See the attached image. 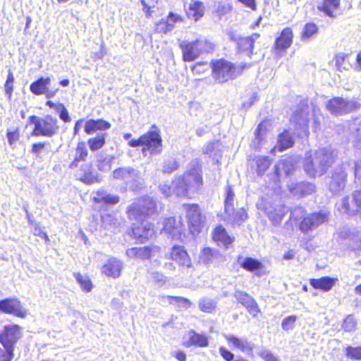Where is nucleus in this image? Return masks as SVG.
I'll list each match as a JSON object with an SVG mask.
<instances>
[{
  "instance_id": "1",
  "label": "nucleus",
  "mask_w": 361,
  "mask_h": 361,
  "mask_svg": "<svg viewBox=\"0 0 361 361\" xmlns=\"http://www.w3.org/2000/svg\"><path fill=\"white\" fill-rule=\"evenodd\" d=\"M157 203L149 197H145L136 200L128 208V217L141 222L140 226H135L132 229L135 238L140 243L152 238L154 235V230L151 224L144 223L147 216L156 213Z\"/></svg>"
},
{
  "instance_id": "2",
  "label": "nucleus",
  "mask_w": 361,
  "mask_h": 361,
  "mask_svg": "<svg viewBox=\"0 0 361 361\" xmlns=\"http://www.w3.org/2000/svg\"><path fill=\"white\" fill-rule=\"evenodd\" d=\"M336 156L337 152L331 146L320 148L314 154L306 156L304 170L310 177L320 176L326 171Z\"/></svg>"
},
{
  "instance_id": "3",
  "label": "nucleus",
  "mask_w": 361,
  "mask_h": 361,
  "mask_svg": "<svg viewBox=\"0 0 361 361\" xmlns=\"http://www.w3.org/2000/svg\"><path fill=\"white\" fill-rule=\"evenodd\" d=\"M20 336V329L18 325L4 326L0 334V343L5 350L0 348V361H11L13 357V347Z\"/></svg>"
},
{
  "instance_id": "4",
  "label": "nucleus",
  "mask_w": 361,
  "mask_h": 361,
  "mask_svg": "<svg viewBox=\"0 0 361 361\" xmlns=\"http://www.w3.org/2000/svg\"><path fill=\"white\" fill-rule=\"evenodd\" d=\"M246 66H236L224 59L216 61L212 63L213 78L219 83L225 82L240 75Z\"/></svg>"
},
{
  "instance_id": "5",
  "label": "nucleus",
  "mask_w": 361,
  "mask_h": 361,
  "mask_svg": "<svg viewBox=\"0 0 361 361\" xmlns=\"http://www.w3.org/2000/svg\"><path fill=\"white\" fill-rule=\"evenodd\" d=\"M29 121L35 126L31 133L32 136L51 137L57 133L59 128L57 119L51 116H47L44 118L30 116Z\"/></svg>"
},
{
  "instance_id": "6",
  "label": "nucleus",
  "mask_w": 361,
  "mask_h": 361,
  "mask_svg": "<svg viewBox=\"0 0 361 361\" xmlns=\"http://www.w3.org/2000/svg\"><path fill=\"white\" fill-rule=\"evenodd\" d=\"M161 138L156 131H149L140 136L137 140H132L128 142V145L132 147L145 146L143 152L149 150L151 154H158L161 152Z\"/></svg>"
},
{
  "instance_id": "7",
  "label": "nucleus",
  "mask_w": 361,
  "mask_h": 361,
  "mask_svg": "<svg viewBox=\"0 0 361 361\" xmlns=\"http://www.w3.org/2000/svg\"><path fill=\"white\" fill-rule=\"evenodd\" d=\"M326 107L331 114L341 116L359 109L360 104L355 99L337 97L329 99L326 104Z\"/></svg>"
},
{
  "instance_id": "8",
  "label": "nucleus",
  "mask_w": 361,
  "mask_h": 361,
  "mask_svg": "<svg viewBox=\"0 0 361 361\" xmlns=\"http://www.w3.org/2000/svg\"><path fill=\"white\" fill-rule=\"evenodd\" d=\"M112 177L116 180L123 181L131 187H137L142 180L140 172L131 166L120 167L112 173Z\"/></svg>"
},
{
  "instance_id": "9",
  "label": "nucleus",
  "mask_w": 361,
  "mask_h": 361,
  "mask_svg": "<svg viewBox=\"0 0 361 361\" xmlns=\"http://www.w3.org/2000/svg\"><path fill=\"white\" fill-rule=\"evenodd\" d=\"M182 207L186 213L190 233L193 235L200 233L203 221L198 205L183 204Z\"/></svg>"
},
{
  "instance_id": "10",
  "label": "nucleus",
  "mask_w": 361,
  "mask_h": 361,
  "mask_svg": "<svg viewBox=\"0 0 361 361\" xmlns=\"http://www.w3.org/2000/svg\"><path fill=\"white\" fill-rule=\"evenodd\" d=\"M290 121L298 127V130H300L298 134L299 136L307 137L309 135L308 123H309V107L307 105L304 104L299 110H297L292 118Z\"/></svg>"
},
{
  "instance_id": "11",
  "label": "nucleus",
  "mask_w": 361,
  "mask_h": 361,
  "mask_svg": "<svg viewBox=\"0 0 361 361\" xmlns=\"http://www.w3.org/2000/svg\"><path fill=\"white\" fill-rule=\"evenodd\" d=\"M328 219L329 213L326 212L320 211L318 212H314L309 214L307 216L304 217L300 223V228L304 233L310 230H314L327 221Z\"/></svg>"
},
{
  "instance_id": "12",
  "label": "nucleus",
  "mask_w": 361,
  "mask_h": 361,
  "mask_svg": "<svg viewBox=\"0 0 361 361\" xmlns=\"http://www.w3.org/2000/svg\"><path fill=\"white\" fill-rule=\"evenodd\" d=\"M346 177L345 167L342 166L334 170L327 181L329 189L334 195L339 194L344 189Z\"/></svg>"
},
{
  "instance_id": "13",
  "label": "nucleus",
  "mask_w": 361,
  "mask_h": 361,
  "mask_svg": "<svg viewBox=\"0 0 361 361\" xmlns=\"http://www.w3.org/2000/svg\"><path fill=\"white\" fill-rule=\"evenodd\" d=\"M183 178L192 189L197 190L202 184V169L198 161H192L190 169L183 175Z\"/></svg>"
},
{
  "instance_id": "14",
  "label": "nucleus",
  "mask_w": 361,
  "mask_h": 361,
  "mask_svg": "<svg viewBox=\"0 0 361 361\" xmlns=\"http://www.w3.org/2000/svg\"><path fill=\"white\" fill-rule=\"evenodd\" d=\"M50 78L41 77L38 80L31 83L30 86V90L35 95L44 94L48 99L52 98L56 95V92H58V89L49 90V86L50 85Z\"/></svg>"
},
{
  "instance_id": "15",
  "label": "nucleus",
  "mask_w": 361,
  "mask_h": 361,
  "mask_svg": "<svg viewBox=\"0 0 361 361\" xmlns=\"http://www.w3.org/2000/svg\"><path fill=\"white\" fill-rule=\"evenodd\" d=\"M0 312L12 314L19 317H25L26 310L23 307L20 302L16 298H6L0 300Z\"/></svg>"
},
{
  "instance_id": "16",
  "label": "nucleus",
  "mask_w": 361,
  "mask_h": 361,
  "mask_svg": "<svg viewBox=\"0 0 361 361\" xmlns=\"http://www.w3.org/2000/svg\"><path fill=\"white\" fill-rule=\"evenodd\" d=\"M164 231L169 235L173 239H180L183 231H184V225L182 218L169 217L166 219L164 225Z\"/></svg>"
},
{
  "instance_id": "17",
  "label": "nucleus",
  "mask_w": 361,
  "mask_h": 361,
  "mask_svg": "<svg viewBox=\"0 0 361 361\" xmlns=\"http://www.w3.org/2000/svg\"><path fill=\"white\" fill-rule=\"evenodd\" d=\"M165 258L174 261L179 266L188 267L190 266V258L183 246H173L170 251L165 255Z\"/></svg>"
},
{
  "instance_id": "18",
  "label": "nucleus",
  "mask_w": 361,
  "mask_h": 361,
  "mask_svg": "<svg viewBox=\"0 0 361 361\" xmlns=\"http://www.w3.org/2000/svg\"><path fill=\"white\" fill-rule=\"evenodd\" d=\"M293 34L290 27L283 29L279 37H278L274 43V49L276 56H281L282 52L286 51L293 43Z\"/></svg>"
},
{
  "instance_id": "19",
  "label": "nucleus",
  "mask_w": 361,
  "mask_h": 361,
  "mask_svg": "<svg viewBox=\"0 0 361 361\" xmlns=\"http://www.w3.org/2000/svg\"><path fill=\"white\" fill-rule=\"evenodd\" d=\"M224 338L234 348L249 355H252L255 344L247 338H238L233 334H226Z\"/></svg>"
},
{
  "instance_id": "20",
  "label": "nucleus",
  "mask_w": 361,
  "mask_h": 361,
  "mask_svg": "<svg viewBox=\"0 0 361 361\" xmlns=\"http://www.w3.org/2000/svg\"><path fill=\"white\" fill-rule=\"evenodd\" d=\"M160 250V247L157 245L132 247L126 250V255L130 258L146 259L159 253Z\"/></svg>"
},
{
  "instance_id": "21",
  "label": "nucleus",
  "mask_w": 361,
  "mask_h": 361,
  "mask_svg": "<svg viewBox=\"0 0 361 361\" xmlns=\"http://www.w3.org/2000/svg\"><path fill=\"white\" fill-rule=\"evenodd\" d=\"M234 297L253 317H256L259 312L260 310L257 303L247 293L237 290L235 291Z\"/></svg>"
},
{
  "instance_id": "22",
  "label": "nucleus",
  "mask_w": 361,
  "mask_h": 361,
  "mask_svg": "<svg viewBox=\"0 0 361 361\" xmlns=\"http://www.w3.org/2000/svg\"><path fill=\"white\" fill-rule=\"evenodd\" d=\"M123 267V263L116 257H111L107 262L102 266L101 271L108 277L117 279L121 276Z\"/></svg>"
},
{
  "instance_id": "23",
  "label": "nucleus",
  "mask_w": 361,
  "mask_h": 361,
  "mask_svg": "<svg viewBox=\"0 0 361 361\" xmlns=\"http://www.w3.org/2000/svg\"><path fill=\"white\" fill-rule=\"evenodd\" d=\"M180 47L183 53V59L185 61H193L200 56L195 41H183L180 43Z\"/></svg>"
},
{
  "instance_id": "24",
  "label": "nucleus",
  "mask_w": 361,
  "mask_h": 361,
  "mask_svg": "<svg viewBox=\"0 0 361 361\" xmlns=\"http://www.w3.org/2000/svg\"><path fill=\"white\" fill-rule=\"evenodd\" d=\"M290 192L295 196L303 197L314 192L315 185L308 182H301L288 185Z\"/></svg>"
},
{
  "instance_id": "25",
  "label": "nucleus",
  "mask_w": 361,
  "mask_h": 361,
  "mask_svg": "<svg viewBox=\"0 0 361 361\" xmlns=\"http://www.w3.org/2000/svg\"><path fill=\"white\" fill-rule=\"evenodd\" d=\"M226 221L233 225L240 226L247 219V214L244 208L235 209L231 207V211H225Z\"/></svg>"
},
{
  "instance_id": "26",
  "label": "nucleus",
  "mask_w": 361,
  "mask_h": 361,
  "mask_svg": "<svg viewBox=\"0 0 361 361\" xmlns=\"http://www.w3.org/2000/svg\"><path fill=\"white\" fill-rule=\"evenodd\" d=\"M336 207L337 210L343 214L352 216L357 212L353 197H344L336 203Z\"/></svg>"
},
{
  "instance_id": "27",
  "label": "nucleus",
  "mask_w": 361,
  "mask_h": 361,
  "mask_svg": "<svg viewBox=\"0 0 361 361\" xmlns=\"http://www.w3.org/2000/svg\"><path fill=\"white\" fill-rule=\"evenodd\" d=\"M111 128V124L103 119H90L86 121L85 125V132L87 135H91L97 130H106Z\"/></svg>"
},
{
  "instance_id": "28",
  "label": "nucleus",
  "mask_w": 361,
  "mask_h": 361,
  "mask_svg": "<svg viewBox=\"0 0 361 361\" xmlns=\"http://www.w3.org/2000/svg\"><path fill=\"white\" fill-rule=\"evenodd\" d=\"M91 198L95 203L116 204L119 202V197L118 195L108 194L104 190L93 192L91 195Z\"/></svg>"
},
{
  "instance_id": "29",
  "label": "nucleus",
  "mask_w": 361,
  "mask_h": 361,
  "mask_svg": "<svg viewBox=\"0 0 361 361\" xmlns=\"http://www.w3.org/2000/svg\"><path fill=\"white\" fill-rule=\"evenodd\" d=\"M337 281L336 278L322 276L319 279H311L310 285L316 289H320L326 292L331 289Z\"/></svg>"
},
{
  "instance_id": "30",
  "label": "nucleus",
  "mask_w": 361,
  "mask_h": 361,
  "mask_svg": "<svg viewBox=\"0 0 361 361\" xmlns=\"http://www.w3.org/2000/svg\"><path fill=\"white\" fill-rule=\"evenodd\" d=\"M339 6L340 0H322V2L317 6V8L327 16L334 18L336 17L335 11L339 8Z\"/></svg>"
},
{
  "instance_id": "31",
  "label": "nucleus",
  "mask_w": 361,
  "mask_h": 361,
  "mask_svg": "<svg viewBox=\"0 0 361 361\" xmlns=\"http://www.w3.org/2000/svg\"><path fill=\"white\" fill-rule=\"evenodd\" d=\"M159 302H168L180 310H186L192 305L191 302L187 298L183 297H175L170 295H161L159 296Z\"/></svg>"
},
{
  "instance_id": "32",
  "label": "nucleus",
  "mask_w": 361,
  "mask_h": 361,
  "mask_svg": "<svg viewBox=\"0 0 361 361\" xmlns=\"http://www.w3.org/2000/svg\"><path fill=\"white\" fill-rule=\"evenodd\" d=\"M294 170V162L291 157H287L278 162L275 166V173L280 177L284 174L285 176H289Z\"/></svg>"
},
{
  "instance_id": "33",
  "label": "nucleus",
  "mask_w": 361,
  "mask_h": 361,
  "mask_svg": "<svg viewBox=\"0 0 361 361\" xmlns=\"http://www.w3.org/2000/svg\"><path fill=\"white\" fill-rule=\"evenodd\" d=\"M208 338L204 335L200 334L193 330L188 333V341L185 343L187 347L195 345L204 348L208 346Z\"/></svg>"
},
{
  "instance_id": "34",
  "label": "nucleus",
  "mask_w": 361,
  "mask_h": 361,
  "mask_svg": "<svg viewBox=\"0 0 361 361\" xmlns=\"http://www.w3.org/2000/svg\"><path fill=\"white\" fill-rule=\"evenodd\" d=\"M213 239L219 245L228 246L231 244L234 240V237L228 235L226 231V229L221 226H217L215 228L213 233Z\"/></svg>"
},
{
  "instance_id": "35",
  "label": "nucleus",
  "mask_w": 361,
  "mask_h": 361,
  "mask_svg": "<svg viewBox=\"0 0 361 361\" xmlns=\"http://www.w3.org/2000/svg\"><path fill=\"white\" fill-rule=\"evenodd\" d=\"M293 142V139L290 133L286 130L279 135L277 145L271 150V152L274 154L276 150L280 152L286 150L288 148L291 147Z\"/></svg>"
},
{
  "instance_id": "36",
  "label": "nucleus",
  "mask_w": 361,
  "mask_h": 361,
  "mask_svg": "<svg viewBox=\"0 0 361 361\" xmlns=\"http://www.w3.org/2000/svg\"><path fill=\"white\" fill-rule=\"evenodd\" d=\"M81 171L83 173L80 175V180L87 184L99 183L102 180L101 176L97 172H92L90 170V166L85 164L81 167Z\"/></svg>"
},
{
  "instance_id": "37",
  "label": "nucleus",
  "mask_w": 361,
  "mask_h": 361,
  "mask_svg": "<svg viewBox=\"0 0 361 361\" xmlns=\"http://www.w3.org/2000/svg\"><path fill=\"white\" fill-rule=\"evenodd\" d=\"M173 192L178 197H185L188 194V191L192 188L189 185L183 177H177L172 182Z\"/></svg>"
},
{
  "instance_id": "38",
  "label": "nucleus",
  "mask_w": 361,
  "mask_h": 361,
  "mask_svg": "<svg viewBox=\"0 0 361 361\" xmlns=\"http://www.w3.org/2000/svg\"><path fill=\"white\" fill-rule=\"evenodd\" d=\"M204 10V7L202 2L194 1L186 8V13L189 18L197 21L203 16Z\"/></svg>"
},
{
  "instance_id": "39",
  "label": "nucleus",
  "mask_w": 361,
  "mask_h": 361,
  "mask_svg": "<svg viewBox=\"0 0 361 361\" xmlns=\"http://www.w3.org/2000/svg\"><path fill=\"white\" fill-rule=\"evenodd\" d=\"M87 156V149L84 142H80L78 145L75 151V155L73 161L71 164V167L77 166L78 163L84 161Z\"/></svg>"
},
{
  "instance_id": "40",
  "label": "nucleus",
  "mask_w": 361,
  "mask_h": 361,
  "mask_svg": "<svg viewBox=\"0 0 361 361\" xmlns=\"http://www.w3.org/2000/svg\"><path fill=\"white\" fill-rule=\"evenodd\" d=\"M200 56L203 54L209 53L214 49L212 42L205 38H200L195 40Z\"/></svg>"
},
{
  "instance_id": "41",
  "label": "nucleus",
  "mask_w": 361,
  "mask_h": 361,
  "mask_svg": "<svg viewBox=\"0 0 361 361\" xmlns=\"http://www.w3.org/2000/svg\"><path fill=\"white\" fill-rule=\"evenodd\" d=\"M87 142L92 151L98 150L105 144V134H98L96 137L90 138Z\"/></svg>"
},
{
  "instance_id": "42",
  "label": "nucleus",
  "mask_w": 361,
  "mask_h": 361,
  "mask_svg": "<svg viewBox=\"0 0 361 361\" xmlns=\"http://www.w3.org/2000/svg\"><path fill=\"white\" fill-rule=\"evenodd\" d=\"M73 276L82 290L90 292L92 290V284L87 276L81 275L80 273H74Z\"/></svg>"
},
{
  "instance_id": "43",
  "label": "nucleus",
  "mask_w": 361,
  "mask_h": 361,
  "mask_svg": "<svg viewBox=\"0 0 361 361\" xmlns=\"http://www.w3.org/2000/svg\"><path fill=\"white\" fill-rule=\"evenodd\" d=\"M317 32L318 27L316 24L313 23H307L302 29L301 39L302 40H307L316 35Z\"/></svg>"
},
{
  "instance_id": "44",
  "label": "nucleus",
  "mask_w": 361,
  "mask_h": 361,
  "mask_svg": "<svg viewBox=\"0 0 361 361\" xmlns=\"http://www.w3.org/2000/svg\"><path fill=\"white\" fill-rule=\"evenodd\" d=\"M178 166L179 164L176 159L173 157H168L164 161L162 171L164 173H171L177 170Z\"/></svg>"
},
{
  "instance_id": "45",
  "label": "nucleus",
  "mask_w": 361,
  "mask_h": 361,
  "mask_svg": "<svg viewBox=\"0 0 361 361\" xmlns=\"http://www.w3.org/2000/svg\"><path fill=\"white\" fill-rule=\"evenodd\" d=\"M235 195L231 186L228 185L226 189V197L224 200V211H231L234 207Z\"/></svg>"
},
{
  "instance_id": "46",
  "label": "nucleus",
  "mask_w": 361,
  "mask_h": 361,
  "mask_svg": "<svg viewBox=\"0 0 361 361\" xmlns=\"http://www.w3.org/2000/svg\"><path fill=\"white\" fill-rule=\"evenodd\" d=\"M241 267L247 271H253L259 269L262 267V264L257 259L246 257L241 264Z\"/></svg>"
},
{
  "instance_id": "47",
  "label": "nucleus",
  "mask_w": 361,
  "mask_h": 361,
  "mask_svg": "<svg viewBox=\"0 0 361 361\" xmlns=\"http://www.w3.org/2000/svg\"><path fill=\"white\" fill-rule=\"evenodd\" d=\"M238 47L242 51H247V54L250 56L252 54L254 44L252 42V39L247 37H240L238 42Z\"/></svg>"
},
{
  "instance_id": "48",
  "label": "nucleus",
  "mask_w": 361,
  "mask_h": 361,
  "mask_svg": "<svg viewBox=\"0 0 361 361\" xmlns=\"http://www.w3.org/2000/svg\"><path fill=\"white\" fill-rule=\"evenodd\" d=\"M257 173L262 175L271 164V161L267 157H259L256 159Z\"/></svg>"
},
{
  "instance_id": "49",
  "label": "nucleus",
  "mask_w": 361,
  "mask_h": 361,
  "mask_svg": "<svg viewBox=\"0 0 361 361\" xmlns=\"http://www.w3.org/2000/svg\"><path fill=\"white\" fill-rule=\"evenodd\" d=\"M215 307L216 303L211 299L202 298L199 302V308L204 312L211 313Z\"/></svg>"
},
{
  "instance_id": "50",
  "label": "nucleus",
  "mask_w": 361,
  "mask_h": 361,
  "mask_svg": "<svg viewBox=\"0 0 361 361\" xmlns=\"http://www.w3.org/2000/svg\"><path fill=\"white\" fill-rule=\"evenodd\" d=\"M257 355L264 361H280L277 356H276L269 349L264 347H262L259 349Z\"/></svg>"
},
{
  "instance_id": "51",
  "label": "nucleus",
  "mask_w": 361,
  "mask_h": 361,
  "mask_svg": "<svg viewBox=\"0 0 361 361\" xmlns=\"http://www.w3.org/2000/svg\"><path fill=\"white\" fill-rule=\"evenodd\" d=\"M356 326L357 322L355 321L354 317L351 314H349L343 320L342 328L345 331L350 332L354 331L356 329Z\"/></svg>"
},
{
  "instance_id": "52",
  "label": "nucleus",
  "mask_w": 361,
  "mask_h": 361,
  "mask_svg": "<svg viewBox=\"0 0 361 361\" xmlns=\"http://www.w3.org/2000/svg\"><path fill=\"white\" fill-rule=\"evenodd\" d=\"M217 255V252L209 247H204L201 252L200 258L205 263H212L214 262V257Z\"/></svg>"
},
{
  "instance_id": "53",
  "label": "nucleus",
  "mask_w": 361,
  "mask_h": 361,
  "mask_svg": "<svg viewBox=\"0 0 361 361\" xmlns=\"http://www.w3.org/2000/svg\"><path fill=\"white\" fill-rule=\"evenodd\" d=\"M114 159L113 156H108L99 161L97 169L101 171H109L111 169L112 162Z\"/></svg>"
},
{
  "instance_id": "54",
  "label": "nucleus",
  "mask_w": 361,
  "mask_h": 361,
  "mask_svg": "<svg viewBox=\"0 0 361 361\" xmlns=\"http://www.w3.org/2000/svg\"><path fill=\"white\" fill-rule=\"evenodd\" d=\"M220 145L221 144L219 140H213L203 148V153L212 156L213 154H216V151L219 149Z\"/></svg>"
},
{
  "instance_id": "55",
  "label": "nucleus",
  "mask_w": 361,
  "mask_h": 361,
  "mask_svg": "<svg viewBox=\"0 0 361 361\" xmlns=\"http://www.w3.org/2000/svg\"><path fill=\"white\" fill-rule=\"evenodd\" d=\"M298 317L295 315L288 316L286 317L281 324L282 329L284 331H290L293 329L295 326V323L297 320Z\"/></svg>"
},
{
  "instance_id": "56",
  "label": "nucleus",
  "mask_w": 361,
  "mask_h": 361,
  "mask_svg": "<svg viewBox=\"0 0 361 361\" xmlns=\"http://www.w3.org/2000/svg\"><path fill=\"white\" fill-rule=\"evenodd\" d=\"M56 111L59 114V118L65 123L71 121V117L69 116L68 112L63 104H58L56 106Z\"/></svg>"
},
{
  "instance_id": "57",
  "label": "nucleus",
  "mask_w": 361,
  "mask_h": 361,
  "mask_svg": "<svg viewBox=\"0 0 361 361\" xmlns=\"http://www.w3.org/2000/svg\"><path fill=\"white\" fill-rule=\"evenodd\" d=\"M346 355L352 359L361 360V346L357 348L348 346L346 348Z\"/></svg>"
},
{
  "instance_id": "58",
  "label": "nucleus",
  "mask_w": 361,
  "mask_h": 361,
  "mask_svg": "<svg viewBox=\"0 0 361 361\" xmlns=\"http://www.w3.org/2000/svg\"><path fill=\"white\" fill-rule=\"evenodd\" d=\"M151 279L158 286H162L166 281V276L159 272H153Z\"/></svg>"
},
{
  "instance_id": "59",
  "label": "nucleus",
  "mask_w": 361,
  "mask_h": 361,
  "mask_svg": "<svg viewBox=\"0 0 361 361\" xmlns=\"http://www.w3.org/2000/svg\"><path fill=\"white\" fill-rule=\"evenodd\" d=\"M155 29L157 32L166 33L171 31V25L169 23H166L164 19H162L156 25Z\"/></svg>"
},
{
  "instance_id": "60",
  "label": "nucleus",
  "mask_w": 361,
  "mask_h": 361,
  "mask_svg": "<svg viewBox=\"0 0 361 361\" xmlns=\"http://www.w3.org/2000/svg\"><path fill=\"white\" fill-rule=\"evenodd\" d=\"M159 190L164 197H168L173 194V183H171V185L166 183L160 184L159 186Z\"/></svg>"
},
{
  "instance_id": "61",
  "label": "nucleus",
  "mask_w": 361,
  "mask_h": 361,
  "mask_svg": "<svg viewBox=\"0 0 361 361\" xmlns=\"http://www.w3.org/2000/svg\"><path fill=\"white\" fill-rule=\"evenodd\" d=\"M352 197L353 200L355 202L357 212H361V190L355 191L353 193Z\"/></svg>"
},
{
  "instance_id": "62",
  "label": "nucleus",
  "mask_w": 361,
  "mask_h": 361,
  "mask_svg": "<svg viewBox=\"0 0 361 361\" xmlns=\"http://www.w3.org/2000/svg\"><path fill=\"white\" fill-rule=\"evenodd\" d=\"M33 235L35 236L40 237L42 238L48 240V236L45 232H44L39 225L38 224H33V230H32Z\"/></svg>"
},
{
  "instance_id": "63",
  "label": "nucleus",
  "mask_w": 361,
  "mask_h": 361,
  "mask_svg": "<svg viewBox=\"0 0 361 361\" xmlns=\"http://www.w3.org/2000/svg\"><path fill=\"white\" fill-rule=\"evenodd\" d=\"M219 353L221 357L226 361H232L234 358V355L224 347H220Z\"/></svg>"
},
{
  "instance_id": "64",
  "label": "nucleus",
  "mask_w": 361,
  "mask_h": 361,
  "mask_svg": "<svg viewBox=\"0 0 361 361\" xmlns=\"http://www.w3.org/2000/svg\"><path fill=\"white\" fill-rule=\"evenodd\" d=\"M6 136H7V139H8V141L10 145H13L18 140L19 133L17 130L12 131V132H8Z\"/></svg>"
}]
</instances>
